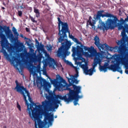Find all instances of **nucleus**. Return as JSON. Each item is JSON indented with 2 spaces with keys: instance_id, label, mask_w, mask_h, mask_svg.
<instances>
[{
  "instance_id": "f257e3e1",
  "label": "nucleus",
  "mask_w": 128,
  "mask_h": 128,
  "mask_svg": "<svg viewBox=\"0 0 128 128\" xmlns=\"http://www.w3.org/2000/svg\"><path fill=\"white\" fill-rule=\"evenodd\" d=\"M104 10H101L98 11L96 15L94 16L95 20L99 21V24L98 26V28L101 30H114L115 28H118L119 30H122V32L124 30L125 32L128 34V25L124 24L126 22H128V16L124 20V18H120V20L116 16L106 12Z\"/></svg>"
},
{
  "instance_id": "f03ea898",
  "label": "nucleus",
  "mask_w": 128,
  "mask_h": 128,
  "mask_svg": "<svg viewBox=\"0 0 128 128\" xmlns=\"http://www.w3.org/2000/svg\"><path fill=\"white\" fill-rule=\"evenodd\" d=\"M52 84L58 90H68V94H70L74 99V106L78 104L79 98H82V96H80L81 94L82 88L80 86H76V84H78L79 80L76 78L72 79L68 78L69 84L66 82V81L60 76H56V78L54 80H52L50 77H48Z\"/></svg>"
},
{
  "instance_id": "7ed1b4c3",
  "label": "nucleus",
  "mask_w": 128,
  "mask_h": 128,
  "mask_svg": "<svg viewBox=\"0 0 128 128\" xmlns=\"http://www.w3.org/2000/svg\"><path fill=\"white\" fill-rule=\"evenodd\" d=\"M126 32L124 30L121 32L122 38L121 40H118L117 44L118 46L112 47L108 46L106 44H102L100 42V38L98 36H95L94 40V44L100 50L106 52L110 50L112 52H118V54H116V56L119 57L121 60H124V62H128V37L126 36Z\"/></svg>"
},
{
  "instance_id": "20e7f679",
  "label": "nucleus",
  "mask_w": 128,
  "mask_h": 128,
  "mask_svg": "<svg viewBox=\"0 0 128 128\" xmlns=\"http://www.w3.org/2000/svg\"><path fill=\"white\" fill-rule=\"evenodd\" d=\"M57 18L58 21V36H59L58 42L62 44V46L57 52V56L58 58H60V56L66 58V56H70V52H68V50L72 46V42L66 40L68 38L66 34H68V36L71 40H72L74 36L70 34V30L68 22H62L60 17H58Z\"/></svg>"
},
{
  "instance_id": "39448f33",
  "label": "nucleus",
  "mask_w": 128,
  "mask_h": 128,
  "mask_svg": "<svg viewBox=\"0 0 128 128\" xmlns=\"http://www.w3.org/2000/svg\"><path fill=\"white\" fill-rule=\"evenodd\" d=\"M4 32L5 33V34H4ZM6 35L8 38L10 39V40L12 42H14L16 40V38L14 37V34L12 32L10 26H2L0 25V38H1L0 52H2L7 60H9L10 54H8L6 50L10 52L11 56H12V55L14 54V50L12 44L8 42V40Z\"/></svg>"
},
{
  "instance_id": "423d86ee",
  "label": "nucleus",
  "mask_w": 128,
  "mask_h": 128,
  "mask_svg": "<svg viewBox=\"0 0 128 128\" xmlns=\"http://www.w3.org/2000/svg\"><path fill=\"white\" fill-rule=\"evenodd\" d=\"M46 100L42 102V106L43 107L44 110L48 112L50 110H52L54 108H58L60 104V99L62 100H64L65 102H70L75 100V99L69 94L62 96L60 94L54 95L53 93L50 94V96H46Z\"/></svg>"
},
{
  "instance_id": "0eeeda50",
  "label": "nucleus",
  "mask_w": 128,
  "mask_h": 128,
  "mask_svg": "<svg viewBox=\"0 0 128 128\" xmlns=\"http://www.w3.org/2000/svg\"><path fill=\"white\" fill-rule=\"evenodd\" d=\"M115 62H116V64H111L110 66H108V63L105 62L104 66H102V56L100 58V64H99V70L100 72H106L108 70H108H112V72H120L121 74H122V68L120 66V64H123L124 66H126V64H128V63L124 62V60L121 59L120 57L116 56V58H114Z\"/></svg>"
},
{
  "instance_id": "6e6552de",
  "label": "nucleus",
  "mask_w": 128,
  "mask_h": 128,
  "mask_svg": "<svg viewBox=\"0 0 128 128\" xmlns=\"http://www.w3.org/2000/svg\"><path fill=\"white\" fill-rule=\"evenodd\" d=\"M24 92H25L26 94V96L28 98V100L30 102V104L28 103V101L26 100H26L24 99V97L23 96L24 100L25 101L26 105L27 106V109L28 112V114L30 116H32V114L34 118H38V116H40V112H38V111L40 110V109H38V108H40V106L36 105V103L32 102V100L30 97V94L26 88L24 90Z\"/></svg>"
},
{
  "instance_id": "1a4fd4ad",
  "label": "nucleus",
  "mask_w": 128,
  "mask_h": 128,
  "mask_svg": "<svg viewBox=\"0 0 128 128\" xmlns=\"http://www.w3.org/2000/svg\"><path fill=\"white\" fill-rule=\"evenodd\" d=\"M102 56V54L100 52L97 53L94 58L92 68L88 70V66L86 64H82L81 68L83 69L85 74H88L89 76H92L94 72H96L94 68L98 64H100V58Z\"/></svg>"
},
{
  "instance_id": "9d476101",
  "label": "nucleus",
  "mask_w": 128,
  "mask_h": 128,
  "mask_svg": "<svg viewBox=\"0 0 128 128\" xmlns=\"http://www.w3.org/2000/svg\"><path fill=\"white\" fill-rule=\"evenodd\" d=\"M15 82L16 84V86L14 88V90H15L17 92L20 94L24 97L25 100H26V96L24 92V90L26 88H25L24 86H22V84L18 83V82L17 80L15 81Z\"/></svg>"
},
{
  "instance_id": "9b49d317",
  "label": "nucleus",
  "mask_w": 128,
  "mask_h": 128,
  "mask_svg": "<svg viewBox=\"0 0 128 128\" xmlns=\"http://www.w3.org/2000/svg\"><path fill=\"white\" fill-rule=\"evenodd\" d=\"M72 56H77L78 58H82V54L84 52V48L80 47V46H77L76 48L74 46L72 47Z\"/></svg>"
},
{
  "instance_id": "f8f14e48",
  "label": "nucleus",
  "mask_w": 128,
  "mask_h": 128,
  "mask_svg": "<svg viewBox=\"0 0 128 128\" xmlns=\"http://www.w3.org/2000/svg\"><path fill=\"white\" fill-rule=\"evenodd\" d=\"M38 112H39L38 118H36L34 117V116H32V113L31 114V116H30V117L32 120H37L38 126L39 128H44V122L42 121V120L40 119V110L38 111Z\"/></svg>"
},
{
  "instance_id": "ddd939ff",
  "label": "nucleus",
  "mask_w": 128,
  "mask_h": 128,
  "mask_svg": "<svg viewBox=\"0 0 128 128\" xmlns=\"http://www.w3.org/2000/svg\"><path fill=\"white\" fill-rule=\"evenodd\" d=\"M83 50H84L86 52L88 50V52H90V54H92V56H96V54H98V52H96V50L94 48V47H92V48H90L86 46H84Z\"/></svg>"
},
{
  "instance_id": "4468645a",
  "label": "nucleus",
  "mask_w": 128,
  "mask_h": 128,
  "mask_svg": "<svg viewBox=\"0 0 128 128\" xmlns=\"http://www.w3.org/2000/svg\"><path fill=\"white\" fill-rule=\"evenodd\" d=\"M44 118L46 120H48V122H52L54 120V115L47 113L44 115Z\"/></svg>"
},
{
  "instance_id": "2eb2a0df",
  "label": "nucleus",
  "mask_w": 128,
  "mask_h": 128,
  "mask_svg": "<svg viewBox=\"0 0 128 128\" xmlns=\"http://www.w3.org/2000/svg\"><path fill=\"white\" fill-rule=\"evenodd\" d=\"M92 18L91 16L89 17L88 20L86 22V26H94V24H96V22L94 20H92Z\"/></svg>"
},
{
  "instance_id": "dca6fc26",
  "label": "nucleus",
  "mask_w": 128,
  "mask_h": 128,
  "mask_svg": "<svg viewBox=\"0 0 128 128\" xmlns=\"http://www.w3.org/2000/svg\"><path fill=\"white\" fill-rule=\"evenodd\" d=\"M40 82L41 84L43 83L44 86H50V83L48 82L47 80L44 78H41L40 79Z\"/></svg>"
},
{
  "instance_id": "f3484780",
  "label": "nucleus",
  "mask_w": 128,
  "mask_h": 128,
  "mask_svg": "<svg viewBox=\"0 0 128 128\" xmlns=\"http://www.w3.org/2000/svg\"><path fill=\"white\" fill-rule=\"evenodd\" d=\"M13 28H14V30H13L14 34L15 36H16V38L14 37V38H16V40H14V41L12 42H12H16V40H18V36H19L18 33V31L16 30V29L14 27H13Z\"/></svg>"
},
{
  "instance_id": "a211bd4d",
  "label": "nucleus",
  "mask_w": 128,
  "mask_h": 128,
  "mask_svg": "<svg viewBox=\"0 0 128 128\" xmlns=\"http://www.w3.org/2000/svg\"><path fill=\"white\" fill-rule=\"evenodd\" d=\"M34 12L36 14V18H40V11L38 9L34 8Z\"/></svg>"
},
{
  "instance_id": "6ab92c4d",
  "label": "nucleus",
  "mask_w": 128,
  "mask_h": 128,
  "mask_svg": "<svg viewBox=\"0 0 128 128\" xmlns=\"http://www.w3.org/2000/svg\"><path fill=\"white\" fill-rule=\"evenodd\" d=\"M35 68L36 69V72L38 74H42V70H40V66H35Z\"/></svg>"
},
{
  "instance_id": "aec40b11",
  "label": "nucleus",
  "mask_w": 128,
  "mask_h": 128,
  "mask_svg": "<svg viewBox=\"0 0 128 128\" xmlns=\"http://www.w3.org/2000/svg\"><path fill=\"white\" fill-rule=\"evenodd\" d=\"M72 40L74 42H76V44H80V41H78V38H75L74 37V38L72 39Z\"/></svg>"
},
{
  "instance_id": "412c9836",
  "label": "nucleus",
  "mask_w": 128,
  "mask_h": 128,
  "mask_svg": "<svg viewBox=\"0 0 128 128\" xmlns=\"http://www.w3.org/2000/svg\"><path fill=\"white\" fill-rule=\"evenodd\" d=\"M48 62H55L54 59L50 58V56H48Z\"/></svg>"
},
{
  "instance_id": "4be33fe9",
  "label": "nucleus",
  "mask_w": 128,
  "mask_h": 128,
  "mask_svg": "<svg viewBox=\"0 0 128 128\" xmlns=\"http://www.w3.org/2000/svg\"><path fill=\"white\" fill-rule=\"evenodd\" d=\"M18 16H20V18H22V12L20 10H18Z\"/></svg>"
},
{
  "instance_id": "5701e85b",
  "label": "nucleus",
  "mask_w": 128,
  "mask_h": 128,
  "mask_svg": "<svg viewBox=\"0 0 128 128\" xmlns=\"http://www.w3.org/2000/svg\"><path fill=\"white\" fill-rule=\"evenodd\" d=\"M29 18L30 19V20H32V22H37L36 20H34V18H32V16H30Z\"/></svg>"
},
{
  "instance_id": "b1692460",
  "label": "nucleus",
  "mask_w": 128,
  "mask_h": 128,
  "mask_svg": "<svg viewBox=\"0 0 128 128\" xmlns=\"http://www.w3.org/2000/svg\"><path fill=\"white\" fill-rule=\"evenodd\" d=\"M17 108H18V110L20 112L22 110V108L20 107V105L18 104V102H17Z\"/></svg>"
},
{
  "instance_id": "393cba45",
  "label": "nucleus",
  "mask_w": 128,
  "mask_h": 128,
  "mask_svg": "<svg viewBox=\"0 0 128 128\" xmlns=\"http://www.w3.org/2000/svg\"><path fill=\"white\" fill-rule=\"evenodd\" d=\"M78 78V74H74V75L73 76V78Z\"/></svg>"
},
{
  "instance_id": "a878e982",
  "label": "nucleus",
  "mask_w": 128,
  "mask_h": 128,
  "mask_svg": "<svg viewBox=\"0 0 128 128\" xmlns=\"http://www.w3.org/2000/svg\"><path fill=\"white\" fill-rule=\"evenodd\" d=\"M36 44H37L38 46H40V42H38V40H36Z\"/></svg>"
},
{
  "instance_id": "bb28decb",
  "label": "nucleus",
  "mask_w": 128,
  "mask_h": 128,
  "mask_svg": "<svg viewBox=\"0 0 128 128\" xmlns=\"http://www.w3.org/2000/svg\"><path fill=\"white\" fill-rule=\"evenodd\" d=\"M26 32H30V28H26Z\"/></svg>"
},
{
  "instance_id": "cd10ccee",
  "label": "nucleus",
  "mask_w": 128,
  "mask_h": 128,
  "mask_svg": "<svg viewBox=\"0 0 128 128\" xmlns=\"http://www.w3.org/2000/svg\"><path fill=\"white\" fill-rule=\"evenodd\" d=\"M68 64H69L70 66H74L72 64V63L71 62H68Z\"/></svg>"
},
{
  "instance_id": "c85d7f7f",
  "label": "nucleus",
  "mask_w": 128,
  "mask_h": 128,
  "mask_svg": "<svg viewBox=\"0 0 128 128\" xmlns=\"http://www.w3.org/2000/svg\"><path fill=\"white\" fill-rule=\"evenodd\" d=\"M73 68L75 70V71L78 70V67L77 66H74Z\"/></svg>"
},
{
  "instance_id": "c756f323",
  "label": "nucleus",
  "mask_w": 128,
  "mask_h": 128,
  "mask_svg": "<svg viewBox=\"0 0 128 128\" xmlns=\"http://www.w3.org/2000/svg\"><path fill=\"white\" fill-rule=\"evenodd\" d=\"M80 48H84V46L83 45H82V44L81 43H80Z\"/></svg>"
},
{
  "instance_id": "7c9ffc66",
  "label": "nucleus",
  "mask_w": 128,
  "mask_h": 128,
  "mask_svg": "<svg viewBox=\"0 0 128 128\" xmlns=\"http://www.w3.org/2000/svg\"><path fill=\"white\" fill-rule=\"evenodd\" d=\"M75 72H76V74H78V70H75Z\"/></svg>"
},
{
  "instance_id": "2f4dec72",
  "label": "nucleus",
  "mask_w": 128,
  "mask_h": 128,
  "mask_svg": "<svg viewBox=\"0 0 128 128\" xmlns=\"http://www.w3.org/2000/svg\"><path fill=\"white\" fill-rule=\"evenodd\" d=\"M125 72H126V74H128V70H125Z\"/></svg>"
},
{
  "instance_id": "473e14b6",
  "label": "nucleus",
  "mask_w": 128,
  "mask_h": 128,
  "mask_svg": "<svg viewBox=\"0 0 128 128\" xmlns=\"http://www.w3.org/2000/svg\"><path fill=\"white\" fill-rule=\"evenodd\" d=\"M20 36H21V38H24V34H20Z\"/></svg>"
},
{
  "instance_id": "72a5a7b5",
  "label": "nucleus",
  "mask_w": 128,
  "mask_h": 128,
  "mask_svg": "<svg viewBox=\"0 0 128 128\" xmlns=\"http://www.w3.org/2000/svg\"><path fill=\"white\" fill-rule=\"evenodd\" d=\"M20 8H21V9L24 10V7H22V6H20Z\"/></svg>"
},
{
  "instance_id": "f704fd0d",
  "label": "nucleus",
  "mask_w": 128,
  "mask_h": 128,
  "mask_svg": "<svg viewBox=\"0 0 128 128\" xmlns=\"http://www.w3.org/2000/svg\"><path fill=\"white\" fill-rule=\"evenodd\" d=\"M2 10H6V8L4 7H2Z\"/></svg>"
},
{
  "instance_id": "c9c22d12",
  "label": "nucleus",
  "mask_w": 128,
  "mask_h": 128,
  "mask_svg": "<svg viewBox=\"0 0 128 128\" xmlns=\"http://www.w3.org/2000/svg\"><path fill=\"white\" fill-rule=\"evenodd\" d=\"M36 126V122H35V126Z\"/></svg>"
},
{
  "instance_id": "e433bc0d",
  "label": "nucleus",
  "mask_w": 128,
  "mask_h": 128,
  "mask_svg": "<svg viewBox=\"0 0 128 128\" xmlns=\"http://www.w3.org/2000/svg\"><path fill=\"white\" fill-rule=\"evenodd\" d=\"M3 4L4 6H6V4H4V2H3Z\"/></svg>"
},
{
  "instance_id": "4c0bfd02",
  "label": "nucleus",
  "mask_w": 128,
  "mask_h": 128,
  "mask_svg": "<svg viewBox=\"0 0 128 128\" xmlns=\"http://www.w3.org/2000/svg\"><path fill=\"white\" fill-rule=\"evenodd\" d=\"M4 128H6V126H4Z\"/></svg>"
},
{
  "instance_id": "58836bf2",
  "label": "nucleus",
  "mask_w": 128,
  "mask_h": 128,
  "mask_svg": "<svg viewBox=\"0 0 128 128\" xmlns=\"http://www.w3.org/2000/svg\"><path fill=\"white\" fill-rule=\"evenodd\" d=\"M2 59V57L0 56V60Z\"/></svg>"
},
{
  "instance_id": "ea45409f",
  "label": "nucleus",
  "mask_w": 128,
  "mask_h": 128,
  "mask_svg": "<svg viewBox=\"0 0 128 128\" xmlns=\"http://www.w3.org/2000/svg\"><path fill=\"white\" fill-rule=\"evenodd\" d=\"M45 74H46V72H45Z\"/></svg>"
},
{
  "instance_id": "a19ab883",
  "label": "nucleus",
  "mask_w": 128,
  "mask_h": 128,
  "mask_svg": "<svg viewBox=\"0 0 128 128\" xmlns=\"http://www.w3.org/2000/svg\"><path fill=\"white\" fill-rule=\"evenodd\" d=\"M44 128V127H41V128Z\"/></svg>"
},
{
  "instance_id": "79ce46f5",
  "label": "nucleus",
  "mask_w": 128,
  "mask_h": 128,
  "mask_svg": "<svg viewBox=\"0 0 128 128\" xmlns=\"http://www.w3.org/2000/svg\"><path fill=\"white\" fill-rule=\"evenodd\" d=\"M44 128V127H41V128Z\"/></svg>"
},
{
  "instance_id": "37998d69",
  "label": "nucleus",
  "mask_w": 128,
  "mask_h": 128,
  "mask_svg": "<svg viewBox=\"0 0 128 128\" xmlns=\"http://www.w3.org/2000/svg\"><path fill=\"white\" fill-rule=\"evenodd\" d=\"M26 38H25V39Z\"/></svg>"
},
{
  "instance_id": "c03bdc74",
  "label": "nucleus",
  "mask_w": 128,
  "mask_h": 128,
  "mask_svg": "<svg viewBox=\"0 0 128 128\" xmlns=\"http://www.w3.org/2000/svg\"><path fill=\"white\" fill-rule=\"evenodd\" d=\"M13 58H14V56H13Z\"/></svg>"
}]
</instances>
